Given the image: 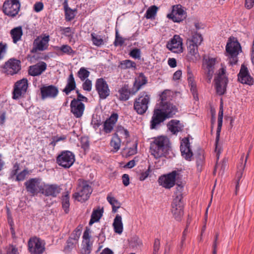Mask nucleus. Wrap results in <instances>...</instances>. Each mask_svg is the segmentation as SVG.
I'll list each match as a JSON object with an SVG mask.
<instances>
[{"label": "nucleus", "instance_id": "1", "mask_svg": "<svg viewBox=\"0 0 254 254\" xmlns=\"http://www.w3.org/2000/svg\"><path fill=\"white\" fill-rule=\"evenodd\" d=\"M178 111L177 107L170 102L160 105L159 109L154 110L150 121V128H157L161 123L166 119L173 117Z\"/></svg>", "mask_w": 254, "mask_h": 254}, {"label": "nucleus", "instance_id": "2", "mask_svg": "<svg viewBox=\"0 0 254 254\" xmlns=\"http://www.w3.org/2000/svg\"><path fill=\"white\" fill-rule=\"evenodd\" d=\"M169 139L165 136L155 137L150 143V152L156 159L165 156L171 148Z\"/></svg>", "mask_w": 254, "mask_h": 254}, {"label": "nucleus", "instance_id": "3", "mask_svg": "<svg viewBox=\"0 0 254 254\" xmlns=\"http://www.w3.org/2000/svg\"><path fill=\"white\" fill-rule=\"evenodd\" d=\"M92 192L90 183L79 179L76 191L72 194V197L79 202H84L89 199Z\"/></svg>", "mask_w": 254, "mask_h": 254}, {"label": "nucleus", "instance_id": "4", "mask_svg": "<svg viewBox=\"0 0 254 254\" xmlns=\"http://www.w3.org/2000/svg\"><path fill=\"white\" fill-rule=\"evenodd\" d=\"M226 51L230 64H236L238 61L237 56L242 51L240 43L234 38H229L226 46Z\"/></svg>", "mask_w": 254, "mask_h": 254}, {"label": "nucleus", "instance_id": "5", "mask_svg": "<svg viewBox=\"0 0 254 254\" xmlns=\"http://www.w3.org/2000/svg\"><path fill=\"white\" fill-rule=\"evenodd\" d=\"M150 101V96L145 92L140 93L137 98H135L133 103V109L136 112L140 115L144 114L148 108Z\"/></svg>", "mask_w": 254, "mask_h": 254}, {"label": "nucleus", "instance_id": "6", "mask_svg": "<svg viewBox=\"0 0 254 254\" xmlns=\"http://www.w3.org/2000/svg\"><path fill=\"white\" fill-rule=\"evenodd\" d=\"M216 93L219 95H223L226 91L228 80L226 75L225 70L222 68L214 79Z\"/></svg>", "mask_w": 254, "mask_h": 254}, {"label": "nucleus", "instance_id": "7", "mask_svg": "<svg viewBox=\"0 0 254 254\" xmlns=\"http://www.w3.org/2000/svg\"><path fill=\"white\" fill-rule=\"evenodd\" d=\"M20 8L18 0H6L2 6V11L5 15L13 17L18 14Z\"/></svg>", "mask_w": 254, "mask_h": 254}, {"label": "nucleus", "instance_id": "8", "mask_svg": "<svg viewBox=\"0 0 254 254\" xmlns=\"http://www.w3.org/2000/svg\"><path fill=\"white\" fill-rule=\"evenodd\" d=\"M28 86V80L26 78H23L16 81L13 87L12 98L17 100L24 97L26 93Z\"/></svg>", "mask_w": 254, "mask_h": 254}, {"label": "nucleus", "instance_id": "9", "mask_svg": "<svg viewBox=\"0 0 254 254\" xmlns=\"http://www.w3.org/2000/svg\"><path fill=\"white\" fill-rule=\"evenodd\" d=\"M75 161L74 154L69 151H63L57 158V162L59 165L64 168H69Z\"/></svg>", "mask_w": 254, "mask_h": 254}, {"label": "nucleus", "instance_id": "10", "mask_svg": "<svg viewBox=\"0 0 254 254\" xmlns=\"http://www.w3.org/2000/svg\"><path fill=\"white\" fill-rule=\"evenodd\" d=\"M20 69V61L14 59H9L2 67V72L11 75L17 74Z\"/></svg>", "mask_w": 254, "mask_h": 254}, {"label": "nucleus", "instance_id": "11", "mask_svg": "<svg viewBox=\"0 0 254 254\" xmlns=\"http://www.w3.org/2000/svg\"><path fill=\"white\" fill-rule=\"evenodd\" d=\"M187 16V12L181 4L173 6L172 12L167 15V17L175 22H180L185 19Z\"/></svg>", "mask_w": 254, "mask_h": 254}, {"label": "nucleus", "instance_id": "12", "mask_svg": "<svg viewBox=\"0 0 254 254\" xmlns=\"http://www.w3.org/2000/svg\"><path fill=\"white\" fill-rule=\"evenodd\" d=\"M167 49L174 53L180 54L183 52V39L178 35H175L167 43Z\"/></svg>", "mask_w": 254, "mask_h": 254}, {"label": "nucleus", "instance_id": "13", "mask_svg": "<svg viewBox=\"0 0 254 254\" xmlns=\"http://www.w3.org/2000/svg\"><path fill=\"white\" fill-rule=\"evenodd\" d=\"M178 174L177 171H173L167 175L161 176L158 179V183L166 189H170L175 185L176 178Z\"/></svg>", "mask_w": 254, "mask_h": 254}, {"label": "nucleus", "instance_id": "14", "mask_svg": "<svg viewBox=\"0 0 254 254\" xmlns=\"http://www.w3.org/2000/svg\"><path fill=\"white\" fill-rule=\"evenodd\" d=\"M95 88L99 98L101 99H105L110 95V90L109 85L103 78H98L96 80Z\"/></svg>", "mask_w": 254, "mask_h": 254}, {"label": "nucleus", "instance_id": "15", "mask_svg": "<svg viewBox=\"0 0 254 254\" xmlns=\"http://www.w3.org/2000/svg\"><path fill=\"white\" fill-rule=\"evenodd\" d=\"M50 37L49 35H45L44 37H38L34 41L33 53L37 51H44L47 50L49 46Z\"/></svg>", "mask_w": 254, "mask_h": 254}, {"label": "nucleus", "instance_id": "16", "mask_svg": "<svg viewBox=\"0 0 254 254\" xmlns=\"http://www.w3.org/2000/svg\"><path fill=\"white\" fill-rule=\"evenodd\" d=\"M171 212L174 219L180 221L181 220L183 215V206L181 200L173 199L172 203Z\"/></svg>", "mask_w": 254, "mask_h": 254}, {"label": "nucleus", "instance_id": "17", "mask_svg": "<svg viewBox=\"0 0 254 254\" xmlns=\"http://www.w3.org/2000/svg\"><path fill=\"white\" fill-rule=\"evenodd\" d=\"M41 98L44 100L46 98H55L59 93L58 88L54 85H44L40 88Z\"/></svg>", "mask_w": 254, "mask_h": 254}, {"label": "nucleus", "instance_id": "18", "mask_svg": "<svg viewBox=\"0 0 254 254\" xmlns=\"http://www.w3.org/2000/svg\"><path fill=\"white\" fill-rule=\"evenodd\" d=\"M180 150L182 156L186 160L190 161L193 156V153L190 148L189 138H184L182 139Z\"/></svg>", "mask_w": 254, "mask_h": 254}, {"label": "nucleus", "instance_id": "19", "mask_svg": "<svg viewBox=\"0 0 254 254\" xmlns=\"http://www.w3.org/2000/svg\"><path fill=\"white\" fill-rule=\"evenodd\" d=\"M223 110L222 107H220L218 117V126L216 131V136L215 140V152L216 153L217 159L218 160L221 153V149L218 148V143L219 140L220 134L221 129L222 126L223 122Z\"/></svg>", "mask_w": 254, "mask_h": 254}, {"label": "nucleus", "instance_id": "20", "mask_svg": "<svg viewBox=\"0 0 254 254\" xmlns=\"http://www.w3.org/2000/svg\"><path fill=\"white\" fill-rule=\"evenodd\" d=\"M70 106V112L75 118L82 117L85 110V105L83 103H78L75 100H72Z\"/></svg>", "mask_w": 254, "mask_h": 254}, {"label": "nucleus", "instance_id": "21", "mask_svg": "<svg viewBox=\"0 0 254 254\" xmlns=\"http://www.w3.org/2000/svg\"><path fill=\"white\" fill-rule=\"evenodd\" d=\"M238 80L242 83L252 85L253 83V79L250 75L247 67L242 65L239 73L238 74Z\"/></svg>", "mask_w": 254, "mask_h": 254}, {"label": "nucleus", "instance_id": "22", "mask_svg": "<svg viewBox=\"0 0 254 254\" xmlns=\"http://www.w3.org/2000/svg\"><path fill=\"white\" fill-rule=\"evenodd\" d=\"M45 251L44 241L37 237H33V254H42Z\"/></svg>", "mask_w": 254, "mask_h": 254}, {"label": "nucleus", "instance_id": "23", "mask_svg": "<svg viewBox=\"0 0 254 254\" xmlns=\"http://www.w3.org/2000/svg\"><path fill=\"white\" fill-rule=\"evenodd\" d=\"M188 53L187 57L190 61L193 62L199 60L200 57L198 52V46L187 43Z\"/></svg>", "mask_w": 254, "mask_h": 254}, {"label": "nucleus", "instance_id": "24", "mask_svg": "<svg viewBox=\"0 0 254 254\" xmlns=\"http://www.w3.org/2000/svg\"><path fill=\"white\" fill-rule=\"evenodd\" d=\"M147 83V79L146 77L142 73H140L137 77L135 79L133 87H132V93H136Z\"/></svg>", "mask_w": 254, "mask_h": 254}, {"label": "nucleus", "instance_id": "25", "mask_svg": "<svg viewBox=\"0 0 254 254\" xmlns=\"http://www.w3.org/2000/svg\"><path fill=\"white\" fill-rule=\"evenodd\" d=\"M118 115L116 113L113 114L110 117L107 119L104 124V131L107 133H110L117 122Z\"/></svg>", "mask_w": 254, "mask_h": 254}, {"label": "nucleus", "instance_id": "26", "mask_svg": "<svg viewBox=\"0 0 254 254\" xmlns=\"http://www.w3.org/2000/svg\"><path fill=\"white\" fill-rule=\"evenodd\" d=\"M119 99L121 101H127L130 97V95H135L136 93H133L132 88L130 89L128 85L125 84L119 90Z\"/></svg>", "mask_w": 254, "mask_h": 254}, {"label": "nucleus", "instance_id": "27", "mask_svg": "<svg viewBox=\"0 0 254 254\" xmlns=\"http://www.w3.org/2000/svg\"><path fill=\"white\" fill-rule=\"evenodd\" d=\"M60 192V189L57 185H45L43 194L46 196L56 197Z\"/></svg>", "mask_w": 254, "mask_h": 254}, {"label": "nucleus", "instance_id": "28", "mask_svg": "<svg viewBox=\"0 0 254 254\" xmlns=\"http://www.w3.org/2000/svg\"><path fill=\"white\" fill-rule=\"evenodd\" d=\"M194 157L196 160L197 170L199 172H201L205 161L204 151L202 149H198L195 153Z\"/></svg>", "mask_w": 254, "mask_h": 254}, {"label": "nucleus", "instance_id": "29", "mask_svg": "<svg viewBox=\"0 0 254 254\" xmlns=\"http://www.w3.org/2000/svg\"><path fill=\"white\" fill-rule=\"evenodd\" d=\"M45 185L40 179H33V195L38 193L43 194Z\"/></svg>", "mask_w": 254, "mask_h": 254}, {"label": "nucleus", "instance_id": "30", "mask_svg": "<svg viewBox=\"0 0 254 254\" xmlns=\"http://www.w3.org/2000/svg\"><path fill=\"white\" fill-rule=\"evenodd\" d=\"M75 88L76 82L72 73H71L67 79V84L63 91L67 95L71 91L75 90Z\"/></svg>", "mask_w": 254, "mask_h": 254}, {"label": "nucleus", "instance_id": "31", "mask_svg": "<svg viewBox=\"0 0 254 254\" xmlns=\"http://www.w3.org/2000/svg\"><path fill=\"white\" fill-rule=\"evenodd\" d=\"M47 65L44 62H39L33 65V76L41 75L47 69Z\"/></svg>", "mask_w": 254, "mask_h": 254}, {"label": "nucleus", "instance_id": "32", "mask_svg": "<svg viewBox=\"0 0 254 254\" xmlns=\"http://www.w3.org/2000/svg\"><path fill=\"white\" fill-rule=\"evenodd\" d=\"M10 36L12 39V41L14 44L21 40L23 35L22 27L18 26L12 29L10 32Z\"/></svg>", "mask_w": 254, "mask_h": 254}, {"label": "nucleus", "instance_id": "33", "mask_svg": "<svg viewBox=\"0 0 254 254\" xmlns=\"http://www.w3.org/2000/svg\"><path fill=\"white\" fill-rule=\"evenodd\" d=\"M118 67L122 70L129 69L135 70L136 68V64L131 60H125L120 62Z\"/></svg>", "mask_w": 254, "mask_h": 254}, {"label": "nucleus", "instance_id": "34", "mask_svg": "<svg viewBox=\"0 0 254 254\" xmlns=\"http://www.w3.org/2000/svg\"><path fill=\"white\" fill-rule=\"evenodd\" d=\"M113 226L115 232L116 233L121 234L123 231V224L122 222V217L119 214H117L113 223Z\"/></svg>", "mask_w": 254, "mask_h": 254}, {"label": "nucleus", "instance_id": "35", "mask_svg": "<svg viewBox=\"0 0 254 254\" xmlns=\"http://www.w3.org/2000/svg\"><path fill=\"white\" fill-rule=\"evenodd\" d=\"M128 244L129 248L136 250L140 249L142 246V243L139 238L134 235L128 239Z\"/></svg>", "mask_w": 254, "mask_h": 254}, {"label": "nucleus", "instance_id": "36", "mask_svg": "<svg viewBox=\"0 0 254 254\" xmlns=\"http://www.w3.org/2000/svg\"><path fill=\"white\" fill-rule=\"evenodd\" d=\"M103 213V208L100 209L99 207L97 209H94L91 216V219L89 221V225L91 226L95 222L98 221L102 216Z\"/></svg>", "mask_w": 254, "mask_h": 254}, {"label": "nucleus", "instance_id": "37", "mask_svg": "<svg viewBox=\"0 0 254 254\" xmlns=\"http://www.w3.org/2000/svg\"><path fill=\"white\" fill-rule=\"evenodd\" d=\"M167 126L169 129L173 133H176L182 130V126H181L180 121L175 120H172L170 121Z\"/></svg>", "mask_w": 254, "mask_h": 254}, {"label": "nucleus", "instance_id": "38", "mask_svg": "<svg viewBox=\"0 0 254 254\" xmlns=\"http://www.w3.org/2000/svg\"><path fill=\"white\" fill-rule=\"evenodd\" d=\"M203 41V38L201 35L197 32L192 33L191 36L187 39V43L192 44L199 46Z\"/></svg>", "mask_w": 254, "mask_h": 254}, {"label": "nucleus", "instance_id": "39", "mask_svg": "<svg viewBox=\"0 0 254 254\" xmlns=\"http://www.w3.org/2000/svg\"><path fill=\"white\" fill-rule=\"evenodd\" d=\"M251 148H252V147H250V148L247 153V156L246 157V159L245 161L244 164H243V163L242 162L241 163V165H240L238 167V170L236 174V177H237V182H239V183H241V179L243 176V170L245 168L246 163L247 160L249 157Z\"/></svg>", "mask_w": 254, "mask_h": 254}, {"label": "nucleus", "instance_id": "40", "mask_svg": "<svg viewBox=\"0 0 254 254\" xmlns=\"http://www.w3.org/2000/svg\"><path fill=\"white\" fill-rule=\"evenodd\" d=\"M107 199L112 206V212L114 213L116 212L117 209L121 207L120 202L114 197L111 196L110 194L107 196Z\"/></svg>", "mask_w": 254, "mask_h": 254}, {"label": "nucleus", "instance_id": "41", "mask_svg": "<svg viewBox=\"0 0 254 254\" xmlns=\"http://www.w3.org/2000/svg\"><path fill=\"white\" fill-rule=\"evenodd\" d=\"M121 140L117 135H113L110 142V145L114 149V152H117L120 148Z\"/></svg>", "mask_w": 254, "mask_h": 254}, {"label": "nucleus", "instance_id": "42", "mask_svg": "<svg viewBox=\"0 0 254 254\" xmlns=\"http://www.w3.org/2000/svg\"><path fill=\"white\" fill-rule=\"evenodd\" d=\"M82 226L80 225L78 226L72 232L69 239L73 240L75 242L78 243V240L81 234Z\"/></svg>", "mask_w": 254, "mask_h": 254}, {"label": "nucleus", "instance_id": "43", "mask_svg": "<svg viewBox=\"0 0 254 254\" xmlns=\"http://www.w3.org/2000/svg\"><path fill=\"white\" fill-rule=\"evenodd\" d=\"M91 40L94 45L99 47L104 44V41L101 35L92 33L91 34Z\"/></svg>", "mask_w": 254, "mask_h": 254}, {"label": "nucleus", "instance_id": "44", "mask_svg": "<svg viewBox=\"0 0 254 254\" xmlns=\"http://www.w3.org/2000/svg\"><path fill=\"white\" fill-rule=\"evenodd\" d=\"M117 135L119 137L121 136L122 138H127L129 136V132L127 129H125L122 126H118L117 129V132L114 134Z\"/></svg>", "mask_w": 254, "mask_h": 254}, {"label": "nucleus", "instance_id": "45", "mask_svg": "<svg viewBox=\"0 0 254 254\" xmlns=\"http://www.w3.org/2000/svg\"><path fill=\"white\" fill-rule=\"evenodd\" d=\"M56 49L58 51H60L64 54L67 55H73L75 53V52L72 50L71 47L67 45H63L61 47H56Z\"/></svg>", "mask_w": 254, "mask_h": 254}, {"label": "nucleus", "instance_id": "46", "mask_svg": "<svg viewBox=\"0 0 254 254\" xmlns=\"http://www.w3.org/2000/svg\"><path fill=\"white\" fill-rule=\"evenodd\" d=\"M77 74L81 80L84 81L89 76L90 72L85 67H82L80 68Z\"/></svg>", "mask_w": 254, "mask_h": 254}, {"label": "nucleus", "instance_id": "47", "mask_svg": "<svg viewBox=\"0 0 254 254\" xmlns=\"http://www.w3.org/2000/svg\"><path fill=\"white\" fill-rule=\"evenodd\" d=\"M158 8L155 5L150 6L146 11L145 17L147 19H150L156 15Z\"/></svg>", "mask_w": 254, "mask_h": 254}, {"label": "nucleus", "instance_id": "48", "mask_svg": "<svg viewBox=\"0 0 254 254\" xmlns=\"http://www.w3.org/2000/svg\"><path fill=\"white\" fill-rule=\"evenodd\" d=\"M0 254H19L18 249L13 245H9L5 248L3 252L1 251Z\"/></svg>", "mask_w": 254, "mask_h": 254}, {"label": "nucleus", "instance_id": "49", "mask_svg": "<svg viewBox=\"0 0 254 254\" xmlns=\"http://www.w3.org/2000/svg\"><path fill=\"white\" fill-rule=\"evenodd\" d=\"M63 207L66 213L68 212V208L69 206V196L68 194H66L63 196L62 198Z\"/></svg>", "mask_w": 254, "mask_h": 254}, {"label": "nucleus", "instance_id": "50", "mask_svg": "<svg viewBox=\"0 0 254 254\" xmlns=\"http://www.w3.org/2000/svg\"><path fill=\"white\" fill-rule=\"evenodd\" d=\"M78 243L75 242L73 240L68 238L66 242V245L64 247L65 253H69L76 246Z\"/></svg>", "mask_w": 254, "mask_h": 254}, {"label": "nucleus", "instance_id": "51", "mask_svg": "<svg viewBox=\"0 0 254 254\" xmlns=\"http://www.w3.org/2000/svg\"><path fill=\"white\" fill-rule=\"evenodd\" d=\"M175 192V198L174 199H179L181 200L182 198V191L183 190V186L182 185L177 184Z\"/></svg>", "mask_w": 254, "mask_h": 254}, {"label": "nucleus", "instance_id": "52", "mask_svg": "<svg viewBox=\"0 0 254 254\" xmlns=\"http://www.w3.org/2000/svg\"><path fill=\"white\" fill-rule=\"evenodd\" d=\"M61 31H62V34L64 35L65 36L69 37H72L74 31L70 27L61 28Z\"/></svg>", "mask_w": 254, "mask_h": 254}, {"label": "nucleus", "instance_id": "53", "mask_svg": "<svg viewBox=\"0 0 254 254\" xmlns=\"http://www.w3.org/2000/svg\"><path fill=\"white\" fill-rule=\"evenodd\" d=\"M85 245L83 246L81 250L82 254H89L91 251L92 243H84Z\"/></svg>", "mask_w": 254, "mask_h": 254}, {"label": "nucleus", "instance_id": "54", "mask_svg": "<svg viewBox=\"0 0 254 254\" xmlns=\"http://www.w3.org/2000/svg\"><path fill=\"white\" fill-rule=\"evenodd\" d=\"M129 55L134 59H139L141 55L140 50L137 48H134L129 52Z\"/></svg>", "mask_w": 254, "mask_h": 254}, {"label": "nucleus", "instance_id": "55", "mask_svg": "<svg viewBox=\"0 0 254 254\" xmlns=\"http://www.w3.org/2000/svg\"><path fill=\"white\" fill-rule=\"evenodd\" d=\"M125 42L124 39L119 35L117 30L116 31V38L114 41V45L115 46H122Z\"/></svg>", "mask_w": 254, "mask_h": 254}, {"label": "nucleus", "instance_id": "56", "mask_svg": "<svg viewBox=\"0 0 254 254\" xmlns=\"http://www.w3.org/2000/svg\"><path fill=\"white\" fill-rule=\"evenodd\" d=\"M216 60L214 58H209L205 61L206 64V69H214V66L215 64Z\"/></svg>", "mask_w": 254, "mask_h": 254}, {"label": "nucleus", "instance_id": "57", "mask_svg": "<svg viewBox=\"0 0 254 254\" xmlns=\"http://www.w3.org/2000/svg\"><path fill=\"white\" fill-rule=\"evenodd\" d=\"M83 90L90 91L92 89V82L90 80L86 79L82 84Z\"/></svg>", "mask_w": 254, "mask_h": 254}, {"label": "nucleus", "instance_id": "58", "mask_svg": "<svg viewBox=\"0 0 254 254\" xmlns=\"http://www.w3.org/2000/svg\"><path fill=\"white\" fill-rule=\"evenodd\" d=\"M28 174V171L24 169L21 172L16 176V180L18 181H23Z\"/></svg>", "mask_w": 254, "mask_h": 254}, {"label": "nucleus", "instance_id": "59", "mask_svg": "<svg viewBox=\"0 0 254 254\" xmlns=\"http://www.w3.org/2000/svg\"><path fill=\"white\" fill-rule=\"evenodd\" d=\"M188 80L189 83V85L190 86V90L192 92L193 94L196 93V84L193 81V79L192 77L188 76Z\"/></svg>", "mask_w": 254, "mask_h": 254}, {"label": "nucleus", "instance_id": "60", "mask_svg": "<svg viewBox=\"0 0 254 254\" xmlns=\"http://www.w3.org/2000/svg\"><path fill=\"white\" fill-rule=\"evenodd\" d=\"M65 18L67 21H70L74 17V12L70 8L65 9Z\"/></svg>", "mask_w": 254, "mask_h": 254}, {"label": "nucleus", "instance_id": "61", "mask_svg": "<svg viewBox=\"0 0 254 254\" xmlns=\"http://www.w3.org/2000/svg\"><path fill=\"white\" fill-rule=\"evenodd\" d=\"M90 229L86 228L83 235V243H91L90 236L89 235Z\"/></svg>", "mask_w": 254, "mask_h": 254}, {"label": "nucleus", "instance_id": "62", "mask_svg": "<svg viewBox=\"0 0 254 254\" xmlns=\"http://www.w3.org/2000/svg\"><path fill=\"white\" fill-rule=\"evenodd\" d=\"M160 240L158 239H156L154 243L153 254H158V251L160 249Z\"/></svg>", "mask_w": 254, "mask_h": 254}, {"label": "nucleus", "instance_id": "63", "mask_svg": "<svg viewBox=\"0 0 254 254\" xmlns=\"http://www.w3.org/2000/svg\"><path fill=\"white\" fill-rule=\"evenodd\" d=\"M44 8V4L41 1L36 2L34 5V9L36 12L42 11Z\"/></svg>", "mask_w": 254, "mask_h": 254}, {"label": "nucleus", "instance_id": "64", "mask_svg": "<svg viewBox=\"0 0 254 254\" xmlns=\"http://www.w3.org/2000/svg\"><path fill=\"white\" fill-rule=\"evenodd\" d=\"M150 173V167L149 166L148 169L146 170L145 172H142L139 176V180L140 181H144L146 179L148 176H149Z\"/></svg>", "mask_w": 254, "mask_h": 254}]
</instances>
